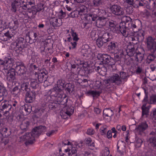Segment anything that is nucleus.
<instances>
[{"label": "nucleus", "instance_id": "obj_19", "mask_svg": "<svg viewBox=\"0 0 156 156\" xmlns=\"http://www.w3.org/2000/svg\"><path fill=\"white\" fill-rule=\"evenodd\" d=\"M19 26V22L17 20L12 21L8 25L10 30L12 33L15 34L17 32V30Z\"/></svg>", "mask_w": 156, "mask_h": 156}, {"label": "nucleus", "instance_id": "obj_58", "mask_svg": "<svg viewBox=\"0 0 156 156\" xmlns=\"http://www.w3.org/2000/svg\"><path fill=\"white\" fill-rule=\"evenodd\" d=\"M82 143L78 144V143L76 142L75 143V144L76 145V148H77V147L81 148L82 146Z\"/></svg>", "mask_w": 156, "mask_h": 156}, {"label": "nucleus", "instance_id": "obj_38", "mask_svg": "<svg viewBox=\"0 0 156 156\" xmlns=\"http://www.w3.org/2000/svg\"><path fill=\"white\" fill-rule=\"evenodd\" d=\"M23 40V39L22 37H20L18 38L16 41V47L17 48H21V45L22 44V41Z\"/></svg>", "mask_w": 156, "mask_h": 156}, {"label": "nucleus", "instance_id": "obj_8", "mask_svg": "<svg viewBox=\"0 0 156 156\" xmlns=\"http://www.w3.org/2000/svg\"><path fill=\"white\" fill-rule=\"evenodd\" d=\"M128 35L131 36L129 37V39L132 41L137 40L139 41H142L144 38V31L142 30L134 33H131L129 31Z\"/></svg>", "mask_w": 156, "mask_h": 156}, {"label": "nucleus", "instance_id": "obj_31", "mask_svg": "<svg viewBox=\"0 0 156 156\" xmlns=\"http://www.w3.org/2000/svg\"><path fill=\"white\" fill-rule=\"evenodd\" d=\"M85 47L86 49L83 50V53H84L86 55H91L92 54H93V52L92 51L91 49L89 47L88 45H85Z\"/></svg>", "mask_w": 156, "mask_h": 156}, {"label": "nucleus", "instance_id": "obj_2", "mask_svg": "<svg viewBox=\"0 0 156 156\" xmlns=\"http://www.w3.org/2000/svg\"><path fill=\"white\" fill-rule=\"evenodd\" d=\"M46 127L44 126H40L34 128L30 133H27L20 137L19 140L20 142L25 141L26 145L33 143L35 138L39 136L42 133L46 130Z\"/></svg>", "mask_w": 156, "mask_h": 156}, {"label": "nucleus", "instance_id": "obj_44", "mask_svg": "<svg viewBox=\"0 0 156 156\" xmlns=\"http://www.w3.org/2000/svg\"><path fill=\"white\" fill-rule=\"evenodd\" d=\"M123 147H121L120 146H119L118 144L117 146V151L119 154L122 155L124 154V150L122 149Z\"/></svg>", "mask_w": 156, "mask_h": 156}, {"label": "nucleus", "instance_id": "obj_60", "mask_svg": "<svg viewBox=\"0 0 156 156\" xmlns=\"http://www.w3.org/2000/svg\"><path fill=\"white\" fill-rule=\"evenodd\" d=\"M101 125V124L97 123L95 125V123L94 124V125L95 126V129L97 130H98L99 129V126Z\"/></svg>", "mask_w": 156, "mask_h": 156}, {"label": "nucleus", "instance_id": "obj_32", "mask_svg": "<svg viewBox=\"0 0 156 156\" xmlns=\"http://www.w3.org/2000/svg\"><path fill=\"white\" fill-rule=\"evenodd\" d=\"M70 33L72 36V37H71V38H72V41L77 42L79 40L78 35L72 30L70 32Z\"/></svg>", "mask_w": 156, "mask_h": 156}, {"label": "nucleus", "instance_id": "obj_10", "mask_svg": "<svg viewBox=\"0 0 156 156\" xmlns=\"http://www.w3.org/2000/svg\"><path fill=\"white\" fill-rule=\"evenodd\" d=\"M110 41L109 34L105 33L102 36H99L96 41V44L99 48L103 46L104 43Z\"/></svg>", "mask_w": 156, "mask_h": 156}, {"label": "nucleus", "instance_id": "obj_64", "mask_svg": "<svg viewBox=\"0 0 156 156\" xmlns=\"http://www.w3.org/2000/svg\"><path fill=\"white\" fill-rule=\"evenodd\" d=\"M142 70L141 68L139 67L136 69V72L138 73H140L141 72Z\"/></svg>", "mask_w": 156, "mask_h": 156}, {"label": "nucleus", "instance_id": "obj_39", "mask_svg": "<svg viewBox=\"0 0 156 156\" xmlns=\"http://www.w3.org/2000/svg\"><path fill=\"white\" fill-rule=\"evenodd\" d=\"M107 128L106 126H102L101 127L100 129V132L102 135H106L107 132Z\"/></svg>", "mask_w": 156, "mask_h": 156}, {"label": "nucleus", "instance_id": "obj_7", "mask_svg": "<svg viewBox=\"0 0 156 156\" xmlns=\"http://www.w3.org/2000/svg\"><path fill=\"white\" fill-rule=\"evenodd\" d=\"M105 11L103 10L98 9L97 10V11L95 12L96 14L98 15L96 18L97 19L98 17L96 22V25L97 26H98L99 27H101L104 26H106L108 22L107 21V19L104 16H100L102 14H105Z\"/></svg>", "mask_w": 156, "mask_h": 156}, {"label": "nucleus", "instance_id": "obj_16", "mask_svg": "<svg viewBox=\"0 0 156 156\" xmlns=\"http://www.w3.org/2000/svg\"><path fill=\"white\" fill-rule=\"evenodd\" d=\"M21 90H25L27 92L26 94V98H32L35 96V94L32 96L31 95V93L33 94L34 92V91H32L31 92H29L30 89L28 83L26 82H23L21 85Z\"/></svg>", "mask_w": 156, "mask_h": 156}, {"label": "nucleus", "instance_id": "obj_1", "mask_svg": "<svg viewBox=\"0 0 156 156\" xmlns=\"http://www.w3.org/2000/svg\"><path fill=\"white\" fill-rule=\"evenodd\" d=\"M48 105L53 109H55L56 112L60 111L59 114L62 118L66 119L74 112V108L71 105L72 102L68 98H55V100H49Z\"/></svg>", "mask_w": 156, "mask_h": 156}, {"label": "nucleus", "instance_id": "obj_37", "mask_svg": "<svg viewBox=\"0 0 156 156\" xmlns=\"http://www.w3.org/2000/svg\"><path fill=\"white\" fill-rule=\"evenodd\" d=\"M87 96H93L94 97L97 95L98 96L99 94L98 92L95 91L90 90L87 92Z\"/></svg>", "mask_w": 156, "mask_h": 156}, {"label": "nucleus", "instance_id": "obj_36", "mask_svg": "<svg viewBox=\"0 0 156 156\" xmlns=\"http://www.w3.org/2000/svg\"><path fill=\"white\" fill-rule=\"evenodd\" d=\"M29 125V122L27 121L26 122H22L20 125V128L22 130H26Z\"/></svg>", "mask_w": 156, "mask_h": 156}, {"label": "nucleus", "instance_id": "obj_15", "mask_svg": "<svg viewBox=\"0 0 156 156\" xmlns=\"http://www.w3.org/2000/svg\"><path fill=\"white\" fill-rule=\"evenodd\" d=\"M110 9L112 12L115 15H122L124 13L123 9L120 6L116 5H112Z\"/></svg>", "mask_w": 156, "mask_h": 156}, {"label": "nucleus", "instance_id": "obj_21", "mask_svg": "<svg viewBox=\"0 0 156 156\" xmlns=\"http://www.w3.org/2000/svg\"><path fill=\"white\" fill-rule=\"evenodd\" d=\"M104 60L103 63L112 65L114 64V61L113 58L107 54H104Z\"/></svg>", "mask_w": 156, "mask_h": 156}, {"label": "nucleus", "instance_id": "obj_12", "mask_svg": "<svg viewBox=\"0 0 156 156\" xmlns=\"http://www.w3.org/2000/svg\"><path fill=\"white\" fill-rule=\"evenodd\" d=\"M146 44L147 48L151 51L154 52L156 51V42L152 37H147Z\"/></svg>", "mask_w": 156, "mask_h": 156}, {"label": "nucleus", "instance_id": "obj_34", "mask_svg": "<svg viewBox=\"0 0 156 156\" xmlns=\"http://www.w3.org/2000/svg\"><path fill=\"white\" fill-rule=\"evenodd\" d=\"M109 153L110 152L109 148L107 147H105V148L101 151L100 154V155H103V156H108Z\"/></svg>", "mask_w": 156, "mask_h": 156}, {"label": "nucleus", "instance_id": "obj_51", "mask_svg": "<svg viewBox=\"0 0 156 156\" xmlns=\"http://www.w3.org/2000/svg\"><path fill=\"white\" fill-rule=\"evenodd\" d=\"M99 69H98V72L102 76H104L106 74V72L105 71H103L102 69H105V68H102L101 69L99 67Z\"/></svg>", "mask_w": 156, "mask_h": 156}, {"label": "nucleus", "instance_id": "obj_11", "mask_svg": "<svg viewBox=\"0 0 156 156\" xmlns=\"http://www.w3.org/2000/svg\"><path fill=\"white\" fill-rule=\"evenodd\" d=\"M148 127V125L146 121L142 122L136 126L135 130V133L141 135L144 133L145 131Z\"/></svg>", "mask_w": 156, "mask_h": 156}, {"label": "nucleus", "instance_id": "obj_48", "mask_svg": "<svg viewBox=\"0 0 156 156\" xmlns=\"http://www.w3.org/2000/svg\"><path fill=\"white\" fill-rule=\"evenodd\" d=\"M24 6L25 7L27 8L28 10L30 9L29 7V5H24ZM35 7H32L30 9L32 11H36V12H39L41 10V9H37L36 10L34 9Z\"/></svg>", "mask_w": 156, "mask_h": 156}, {"label": "nucleus", "instance_id": "obj_55", "mask_svg": "<svg viewBox=\"0 0 156 156\" xmlns=\"http://www.w3.org/2000/svg\"><path fill=\"white\" fill-rule=\"evenodd\" d=\"M126 2L128 4L133 5L134 3V0H126Z\"/></svg>", "mask_w": 156, "mask_h": 156}, {"label": "nucleus", "instance_id": "obj_13", "mask_svg": "<svg viewBox=\"0 0 156 156\" xmlns=\"http://www.w3.org/2000/svg\"><path fill=\"white\" fill-rule=\"evenodd\" d=\"M121 78L117 74H114L109 79L106 80L104 82L107 84L111 83H115L117 84H119L121 83Z\"/></svg>", "mask_w": 156, "mask_h": 156}, {"label": "nucleus", "instance_id": "obj_49", "mask_svg": "<svg viewBox=\"0 0 156 156\" xmlns=\"http://www.w3.org/2000/svg\"><path fill=\"white\" fill-rule=\"evenodd\" d=\"M97 57L99 60H100L101 62L103 63L104 59V54H99L97 55Z\"/></svg>", "mask_w": 156, "mask_h": 156}, {"label": "nucleus", "instance_id": "obj_61", "mask_svg": "<svg viewBox=\"0 0 156 156\" xmlns=\"http://www.w3.org/2000/svg\"><path fill=\"white\" fill-rule=\"evenodd\" d=\"M96 84H97V85H96V87H95V88H99L101 86V83L99 81H97L96 82Z\"/></svg>", "mask_w": 156, "mask_h": 156}, {"label": "nucleus", "instance_id": "obj_24", "mask_svg": "<svg viewBox=\"0 0 156 156\" xmlns=\"http://www.w3.org/2000/svg\"><path fill=\"white\" fill-rule=\"evenodd\" d=\"M15 70L20 74H22L25 73L26 69L22 64L17 65L15 67Z\"/></svg>", "mask_w": 156, "mask_h": 156}, {"label": "nucleus", "instance_id": "obj_14", "mask_svg": "<svg viewBox=\"0 0 156 156\" xmlns=\"http://www.w3.org/2000/svg\"><path fill=\"white\" fill-rule=\"evenodd\" d=\"M7 73L6 75V79L8 82H15V69H11L7 71H5Z\"/></svg>", "mask_w": 156, "mask_h": 156}, {"label": "nucleus", "instance_id": "obj_33", "mask_svg": "<svg viewBox=\"0 0 156 156\" xmlns=\"http://www.w3.org/2000/svg\"><path fill=\"white\" fill-rule=\"evenodd\" d=\"M115 57L116 58H119L121 57L123 54V51L121 49L118 50L114 52Z\"/></svg>", "mask_w": 156, "mask_h": 156}, {"label": "nucleus", "instance_id": "obj_50", "mask_svg": "<svg viewBox=\"0 0 156 156\" xmlns=\"http://www.w3.org/2000/svg\"><path fill=\"white\" fill-rule=\"evenodd\" d=\"M17 3V2L16 1H15L14 2H13L12 3V10L14 12H15L16 11V6L15 5V4Z\"/></svg>", "mask_w": 156, "mask_h": 156}, {"label": "nucleus", "instance_id": "obj_63", "mask_svg": "<svg viewBox=\"0 0 156 156\" xmlns=\"http://www.w3.org/2000/svg\"><path fill=\"white\" fill-rule=\"evenodd\" d=\"M112 133H117L118 132L116 130V129L114 127H113L111 129Z\"/></svg>", "mask_w": 156, "mask_h": 156}, {"label": "nucleus", "instance_id": "obj_9", "mask_svg": "<svg viewBox=\"0 0 156 156\" xmlns=\"http://www.w3.org/2000/svg\"><path fill=\"white\" fill-rule=\"evenodd\" d=\"M10 134V130L4 126L2 120L0 119V143L2 142L4 137H7Z\"/></svg>", "mask_w": 156, "mask_h": 156}, {"label": "nucleus", "instance_id": "obj_42", "mask_svg": "<svg viewBox=\"0 0 156 156\" xmlns=\"http://www.w3.org/2000/svg\"><path fill=\"white\" fill-rule=\"evenodd\" d=\"M74 86L71 84H69L68 87L66 88V90L69 93L72 92L74 90Z\"/></svg>", "mask_w": 156, "mask_h": 156}, {"label": "nucleus", "instance_id": "obj_35", "mask_svg": "<svg viewBox=\"0 0 156 156\" xmlns=\"http://www.w3.org/2000/svg\"><path fill=\"white\" fill-rule=\"evenodd\" d=\"M86 144H87L89 146L94 147V143L91 140V139L90 137H87L85 139V141Z\"/></svg>", "mask_w": 156, "mask_h": 156}, {"label": "nucleus", "instance_id": "obj_40", "mask_svg": "<svg viewBox=\"0 0 156 156\" xmlns=\"http://www.w3.org/2000/svg\"><path fill=\"white\" fill-rule=\"evenodd\" d=\"M6 102H7V101H6L5 103H4V102L2 103V108L3 109L8 108V109L10 110L11 108V105H10L8 103L6 104Z\"/></svg>", "mask_w": 156, "mask_h": 156}, {"label": "nucleus", "instance_id": "obj_6", "mask_svg": "<svg viewBox=\"0 0 156 156\" xmlns=\"http://www.w3.org/2000/svg\"><path fill=\"white\" fill-rule=\"evenodd\" d=\"M143 104L141 107L142 114L141 119L142 120L145 115L147 117L148 115L149 110L151 108L150 104H156V98H144Z\"/></svg>", "mask_w": 156, "mask_h": 156}, {"label": "nucleus", "instance_id": "obj_26", "mask_svg": "<svg viewBox=\"0 0 156 156\" xmlns=\"http://www.w3.org/2000/svg\"><path fill=\"white\" fill-rule=\"evenodd\" d=\"M103 115L107 117H111L114 115L113 110L110 108H106L103 111Z\"/></svg>", "mask_w": 156, "mask_h": 156}, {"label": "nucleus", "instance_id": "obj_18", "mask_svg": "<svg viewBox=\"0 0 156 156\" xmlns=\"http://www.w3.org/2000/svg\"><path fill=\"white\" fill-rule=\"evenodd\" d=\"M32 111L31 105L27 104H25L21 108L20 112L23 115H29Z\"/></svg>", "mask_w": 156, "mask_h": 156}, {"label": "nucleus", "instance_id": "obj_4", "mask_svg": "<svg viewBox=\"0 0 156 156\" xmlns=\"http://www.w3.org/2000/svg\"><path fill=\"white\" fill-rule=\"evenodd\" d=\"M122 22L120 23L119 24V31L123 35L126 37L128 36L129 34L128 30L130 31H133V29L136 27L134 22L131 21V18L127 16L123 17L122 19Z\"/></svg>", "mask_w": 156, "mask_h": 156}, {"label": "nucleus", "instance_id": "obj_23", "mask_svg": "<svg viewBox=\"0 0 156 156\" xmlns=\"http://www.w3.org/2000/svg\"><path fill=\"white\" fill-rule=\"evenodd\" d=\"M106 27H109L110 30L113 31L114 32L118 30L119 31V27H118V26L115 25L114 22L112 21H108Z\"/></svg>", "mask_w": 156, "mask_h": 156}, {"label": "nucleus", "instance_id": "obj_54", "mask_svg": "<svg viewBox=\"0 0 156 156\" xmlns=\"http://www.w3.org/2000/svg\"><path fill=\"white\" fill-rule=\"evenodd\" d=\"M65 15V13L62 10H61L58 13V15L59 16L60 19H61L64 16H63Z\"/></svg>", "mask_w": 156, "mask_h": 156}, {"label": "nucleus", "instance_id": "obj_53", "mask_svg": "<svg viewBox=\"0 0 156 156\" xmlns=\"http://www.w3.org/2000/svg\"><path fill=\"white\" fill-rule=\"evenodd\" d=\"M87 64L86 62L84 63L83 61L81 62L80 67L81 69L83 68V69L84 68L87 67Z\"/></svg>", "mask_w": 156, "mask_h": 156}, {"label": "nucleus", "instance_id": "obj_46", "mask_svg": "<svg viewBox=\"0 0 156 156\" xmlns=\"http://www.w3.org/2000/svg\"><path fill=\"white\" fill-rule=\"evenodd\" d=\"M94 129L92 128H90L87 129V134L91 135L94 134Z\"/></svg>", "mask_w": 156, "mask_h": 156}, {"label": "nucleus", "instance_id": "obj_25", "mask_svg": "<svg viewBox=\"0 0 156 156\" xmlns=\"http://www.w3.org/2000/svg\"><path fill=\"white\" fill-rule=\"evenodd\" d=\"M67 41L69 42V46L70 50L76 48L77 45V42L72 41V38L71 37L67 38Z\"/></svg>", "mask_w": 156, "mask_h": 156}, {"label": "nucleus", "instance_id": "obj_57", "mask_svg": "<svg viewBox=\"0 0 156 156\" xmlns=\"http://www.w3.org/2000/svg\"><path fill=\"white\" fill-rule=\"evenodd\" d=\"M94 112L97 114H99L101 112V110L98 108H94Z\"/></svg>", "mask_w": 156, "mask_h": 156}, {"label": "nucleus", "instance_id": "obj_56", "mask_svg": "<svg viewBox=\"0 0 156 156\" xmlns=\"http://www.w3.org/2000/svg\"><path fill=\"white\" fill-rule=\"evenodd\" d=\"M126 76V73L123 72H121L120 73V77L121 78L124 79L125 78Z\"/></svg>", "mask_w": 156, "mask_h": 156}, {"label": "nucleus", "instance_id": "obj_47", "mask_svg": "<svg viewBox=\"0 0 156 156\" xmlns=\"http://www.w3.org/2000/svg\"><path fill=\"white\" fill-rule=\"evenodd\" d=\"M37 84V83L36 82V80H31L30 83V86L32 87L33 88H35Z\"/></svg>", "mask_w": 156, "mask_h": 156}, {"label": "nucleus", "instance_id": "obj_5", "mask_svg": "<svg viewBox=\"0 0 156 156\" xmlns=\"http://www.w3.org/2000/svg\"><path fill=\"white\" fill-rule=\"evenodd\" d=\"M71 143L68 140H64L62 142V147L61 148L59 149V151L60 154H61L62 149L63 147L67 146L66 148H65L64 153L62 154L61 156H77L76 154L77 150L76 147L73 146L71 144Z\"/></svg>", "mask_w": 156, "mask_h": 156}, {"label": "nucleus", "instance_id": "obj_29", "mask_svg": "<svg viewBox=\"0 0 156 156\" xmlns=\"http://www.w3.org/2000/svg\"><path fill=\"white\" fill-rule=\"evenodd\" d=\"M46 73L44 70L40 71L37 75L38 81L40 82H42L44 80V76L46 75Z\"/></svg>", "mask_w": 156, "mask_h": 156}, {"label": "nucleus", "instance_id": "obj_52", "mask_svg": "<svg viewBox=\"0 0 156 156\" xmlns=\"http://www.w3.org/2000/svg\"><path fill=\"white\" fill-rule=\"evenodd\" d=\"M106 135L108 139L112 138V131L110 130H108L107 132Z\"/></svg>", "mask_w": 156, "mask_h": 156}, {"label": "nucleus", "instance_id": "obj_27", "mask_svg": "<svg viewBox=\"0 0 156 156\" xmlns=\"http://www.w3.org/2000/svg\"><path fill=\"white\" fill-rule=\"evenodd\" d=\"M108 48L110 50H113L114 52L119 50L118 44L114 42H111L108 45Z\"/></svg>", "mask_w": 156, "mask_h": 156}, {"label": "nucleus", "instance_id": "obj_59", "mask_svg": "<svg viewBox=\"0 0 156 156\" xmlns=\"http://www.w3.org/2000/svg\"><path fill=\"white\" fill-rule=\"evenodd\" d=\"M126 129V127L125 125H122L121 130L123 131H125Z\"/></svg>", "mask_w": 156, "mask_h": 156}, {"label": "nucleus", "instance_id": "obj_28", "mask_svg": "<svg viewBox=\"0 0 156 156\" xmlns=\"http://www.w3.org/2000/svg\"><path fill=\"white\" fill-rule=\"evenodd\" d=\"M7 94V91L2 83L0 82V97H5Z\"/></svg>", "mask_w": 156, "mask_h": 156}, {"label": "nucleus", "instance_id": "obj_62", "mask_svg": "<svg viewBox=\"0 0 156 156\" xmlns=\"http://www.w3.org/2000/svg\"><path fill=\"white\" fill-rule=\"evenodd\" d=\"M121 125H118L117 126L116 128V129L120 131H121Z\"/></svg>", "mask_w": 156, "mask_h": 156}, {"label": "nucleus", "instance_id": "obj_30", "mask_svg": "<svg viewBox=\"0 0 156 156\" xmlns=\"http://www.w3.org/2000/svg\"><path fill=\"white\" fill-rule=\"evenodd\" d=\"M127 55L130 56H132L135 53L134 48L132 45H129L128 46V48L126 50Z\"/></svg>", "mask_w": 156, "mask_h": 156}, {"label": "nucleus", "instance_id": "obj_45", "mask_svg": "<svg viewBox=\"0 0 156 156\" xmlns=\"http://www.w3.org/2000/svg\"><path fill=\"white\" fill-rule=\"evenodd\" d=\"M93 2L95 6H98L101 4L102 0H93Z\"/></svg>", "mask_w": 156, "mask_h": 156}, {"label": "nucleus", "instance_id": "obj_3", "mask_svg": "<svg viewBox=\"0 0 156 156\" xmlns=\"http://www.w3.org/2000/svg\"><path fill=\"white\" fill-rule=\"evenodd\" d=\"M78 14L80 16L83 22L86 25L90 23L92 21H95L98 15H97L95 12L93 10L91 11L89 8L86 6H80L78 10Z\"/></svg>", "mask_w": 156, "mask_h": 156}, {"label": "nucleus", "instance_id": "obj_43", "mask_svg": "<svg viewBox=\"0 0 156 156\" xmlns=\"http://www.w3.org/2000/svg\"><path fill=\"white\" fill-rule=\"evenodd\" d=\"M150 142L153 144V147L156 148V137H152L150 139Z\"/></svg>", "mask_w": 156, "mask_h": 156}, {"label": "nucleus", "instance_id": "obj_22", "mask_svg": "<svg viewBox=\"0 0 156 156\" xmlns=\"http://www.w3.org/2000/svg\"><path fill=\"white\" fill-rule=\"evenodd\" d=\"M50 23L53 26H59L62 23V21L61 19L57 17L51 16L50 20Z\"/></svg>", "mask_w": 156, "mask_h": 156}, {"label": "nucleus", "instance_id": "obj_41", "mask_svg": "<svg viewBox=\"0 0 156 156\" xmlns=\"http://www.w3.org/2000/svg\"><path fill=\"white\" fill-rule=\"evenodd\" d=\"M58 131V130L56 129H53L50 130L46 133V135L48 136H50L53 135L54 134L56 133Z\"/></svg>", "mask_w": 156, "mask_h": 156}, {"label": "nucleus", "instance_id": "obj_17", "mask_svg": "<svg viewBox=\"0 0 156 156\" xmlns=\"http://www.w3.org/2000/svg\"><path fill=\"white\" fill-rule=\"evenodd\" d=\"M14 64L13 59L11 58L5 57L4 58V69L7 71L11 69H13L12 67Z\"/></svg>", "mask_w": 156, "mask_h": 156}, {"label": "nucleus", "instance_id": "obj_20", "mask_svg": "<svg viewBox=\"0 0 156 156\" xmlns=\"http://www.w3.org/2000/svg\"><path fill=\"white\" fill-rule=\"evenodd\" d=\"M62 87L60 86L58 87V86L57 88L55 87L54 88V90L51 91V90L49 91L48 92V94L47 95V97H55L60 98L59 96H58L57 95H55V94L56 92L58 93L61 92L62 89Z\"/></svg>", "mask_w": 156, "mask_h": 156}]
</instances>
